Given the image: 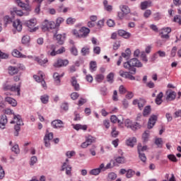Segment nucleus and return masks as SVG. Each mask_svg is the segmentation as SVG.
I'll return each instance as SVG.
<instances>
[{"label": "nucleus", "instance_id": "f257e3e1", "mask_svg": "<svg viewBox=\"0 0 181 181\" xmlns=\"http://www.w3.org/2000/svg\"><path fill=\"white\" fill-rule=\"evenodd\" d=\"M144 65L136 58L131 59L129 61L124 62L123 66L124 69L129 70L131 74H136V68L142 67Z\"/></svg>", "mask_w": 181, "mask_h": 181}, {"label": "nucleus", "instance_id": "f03ea898", "mask_svg": "<svg viewBox=\"0 0 181 181\" xmlns=\"http://www.w3.org/2000/svg\"><path fill=\"white\" fill-rule=\"evenodd\" d=\"M57 46L55 45H51L47 47V54L51 56L52 57L57 56V54H62L66 52V48L62 47L58 50H57Z\"/></svg>", "mask_w": 181, "mask_h": 181}, {"label": "nucleus", "instance_id": "7ed1b4c3", "mask_svg": "<svg viewBox=\"0 0 181 181\" xmlns=\"http://www.w3.org/2000/svg\"><path fill=\"white\" fill-rule=\"evenodd\" d=\"M41 29L43 32H50V30L56 31V23L54 21L45 20L42 23ZM55 33H57L55 32Z\"/></svg>", "mask_w": 181, "mask_h": 181}, {"label": "nucleus", "instance_id": "20e7f679", "mask_svg": "<svg viewBox=\"0 0 181 181\" xmlns=\"http://www.w3.org/2000/svg\"><path fill=\"white\" fill-rule=\"evenodd\" d=\"M16 4H17L20 8H22L23 11H26L27 12L32 11L30 5L29 4V0H25V3L22 2L21 0H16Z\"/></svg>", "mask_w": 181, "mask_h": 181}, {"label": "nucleus", "instance_id": "39448f33", "mask_svg": "<svg viewBox=\"0 0 181 181\" xmlns=\"http://www.w3.org/2000/svg\"><path fill=\"white\" fill-rule=\"evenodd\" d=\"M71 165H69V160L68 158L66 159V162L63 163L62 167V170H66V175L68 176H71Z\"/></svg>", "mask_w": 181, "mask_h": 181}, {"label": "nucleus", "instance_id": "423d86ee", "mask_svg": "<svg viewBox=\"0 0 181 181\" xmlns=\"http://www.w3.org/2000/svg\"><path fill=\"white\" fill-rule=\"evenodd\" d=\"M36 23L37 21L35 18L30 19L25 22L26 26L30 29V32H36V28H35V26H36Z\"/></svg>", "mask_w": 181, "mask_h": 181}, {"label": "nucleus", "instance_id": "0eeeda50", "mask_svg": "<svg viewBox=\"0 0 181 181\" xmlns=\"http://www.w3.org/2000/svg\"><path fill=\"white\" fill-rule=\"evenodd\" d=\"M52 139H53V133L47 132L44 137V142L46 148H50V141H52Z\"/></svg>", "mask_w": 181, "mask_h": 181}, {"label": "nucleus", "instance_id": "6e6552de", "mask_svg": "<svg viewBox=\"0 0 181 181\" xmlns=\"http://www.w3.org/2000/svg\"><path fill=\"white\" fill-rule=\"evenodd\" d=\"M51 125L55 129H60V128H64V122L61 119H55L51 122Z\"/></svg>", "mask_w": 181, "mask_h": 181}, {"label": "nucleus", "instance_id": "1a4fd4ad", "mask_svg": "<svg viewBox=\"0 0 181 181\" xmlns=\"http://www.w3.org/2000/svg\"><path fill=\"white\" fill-rule=\"evenodd\" d=\"M15 119H18L16 125L14 127V129L16 132L14 133L15 136H18L19 135V131H21V125H22V117L18 116L15 117Z\"/></svg>", "mask_w": 181, "mask_h": 181}, {"label": "nucleus", "instance_id": "9d476101", "mask_svg": "<svg viewBox=\"0 0 181 181\" xmlns=\"http://www.w3.org/2000/svg\"><path fill=\"white\" fill-rule=\"evenodd\" d=\"M132 104L133 105H138L139 107V109L140 110H142L144 107H145V105L146 104V101H145V100L144 99H134L133 101H132Z\"/></svg>", "mask_w": 181, "mask_h": 181}, {"label": "nucleus", "instance_id": "9b49d317", "mask_svg": "<svg viewBox=\"0 0 181 181\" xmlns=\"http://www.w3.org/2000/svg\"><path fill=\"white\" fill-rule=\"evenodd\" d=\"M172 32V29L170 28H165L161 29V32L160 33L161 39H169V33Z\"/></svg>", "mask_w": 181, "mask_h": 181}, {"label": "nucleus", "instance_id": "f8f14e48", "mask_svg": "<svg viewBox=\"0 0 181 181\" xmlns=\"http://www.w3.org/2000/svg\"><path fill=\"white\" fill-rule=\"evenodd\" d=\"M110 121L113 124H117H117L119 125H122V124H124V118L122 115L119 116L118 117H117L115 115H112L110 117Z\"/></svg>", "mask_w": 181, "mask_h": 181}, {"label": "nucleus", "instance_id": "ddd939ff", "mask_svg": "<svg viewBox=\"0 0 181 181\" xmlns=\"http://www.w3.org/2000/svg\"><path fill=\"white\" fill-rule=\"evenodd\" d=\"M69 64V60L67 59H58L54 64V67H64Z\"/></svg>", "mask_w": 181, "mask_h": 181}, {"label": "nucleus", "instance_id": "4468645a", "mask_svg": "<svg viewBox=\"0 0 181 181\" xmlns=\"http://www.w3.org/2000/svg\"><path fill=\"white\" fill-rule=\"evenodd\" d=\"M158 119V116L156 115H151L149 118L148 122V129H152L153 127L155 126V124H156V121Z\"/></svg>", "mask_w": 181, "mask_h": 181}, {"label": "nucleus", "instance_id": "2eb2a0df", "mask_svg": "<svg viewBox=\"0 0 181 181\" xmlns=\"http://www.w3.org/2000/svg\"><path fill=\"white\" fill-rule=\"evenodd\" d=\"M103 169H104V163H101L99 168L91 170L90 171V175H92L93 176H98V175H100V173H101Z\"/></svg>", "mask_w": 181, "mask_h": 181}, {"label": "nucleus", "instance_id": "dca6fc26", "mask_svg": "<svg viewBox=\"0 0 181 181\" xmlns=\"http://www.w3.org/2000/svg\"><path fill=\"white\" fill-rule=\"evenodd\" d=\"M71 83L75 91H80V84L77 82V78L72 76L71 78Z\"/></svg>", "mask_w": 181, "mask_h": 181}, {"label": "nucleus", "instance_id": "f3484780", "mask_svg": "<svg viewBox=\"0 0 181 181\" xmlns=\"http://www.w3.org/2000/svg\"><path fill=\"white\" fill-rule=\"evenodd\" d=\"M79 33H81V37L84 39V38L87 37V36H88V35H90V30L88 28L82 27L79 30Z\"/></svg>", "mask_w": 181, "mask_h": 181}, {"label": "nucleus", "instance_id": "a211bd4d", "mask_svg": "<svg viewBox=\"0 0 181 181\" xmlns=\"http://www.w3.org/2000/svg\"><path fill=\"white\" fill-rule=\"evenodd\" d=\"M166 94V100H168V101H173V100H176V92L173 90H168L167 91Z\"/></svg>", "mask_w": 181, "mask_h": 181}, {"label": "nucleus", "instance_id": "6ab92c4d", "mask_svg": "<svg viewBox=\"0 0 181 181\" xmlns=\"http://www.w3.org/2000/svg\"><path fill=\"white\" fill-rule=\"evenodd\" d=\"M8 124V117L5 115H1L0 119V128L1 129H5V127Z\"/></svg>", "mask_w": 181, "mask_h": 181}, {"label": "nucleus", "instance_id": "aec40b11", "mask_svg": "<svg viewBox=\"0 0 181 181\" xmlns=\"http://www.w3.org/2000/svg\"><path fill=\"white\" fill-rule=\"evenodd\" d=\"M13 26L18 32H21L22 30V22H21V20L19 19L13 21Z\"/></svg>", "mask_w": 181, "mask_h": 181}, {"label": "nucleus", "instance_id": "412c9836", "mask_svg": "<svg viewBox=\"0 0 181 181\" xmlns=\"http://www.w3.org/2000/svg\"><path fill=\"white\" fill-rule=\"evenodd\" d=\"M152 6V1H145L141 3L140 8L141 11H145L147 8H151Z\"/></svg>", "mask_w": 181, "mask_h": 181}, {"label": "nucleus", "instance_id": "4be33fe9", "mask_svg": "<svg viewBox=\"0 0 181 181\" xmlns=\"http://www.w3.org/2000/svg\"><path fill=\"white\" fill-rule=\"evenodd\" d=\"M11 15H12V16H15V15L17 16H23V11H22V10H18L16 7H14L11 11Z\"/></svg>", "mask_w": 181, "mask_h": 181}, {"label": "nucleus", "instance_id": "5701e85b", "mask_svg": "<svg viewBox=\"0 0 181 181\" xmlns=\"http://www.w3.org/2000/svg\"><path fill=\"white\" fill-rule=\"evenodd\" d=\"M118 35H119V36H122L124 39H129V37H131V33H129L124 30H119Z\"/></svg>", "mask_w": 181, "mask_h": 181}, {"label": "nucleus", "instance_id": "b1692460", "mask_svg": "<svg viewBox=\"0 0 181 181\" xmlns=\"http://www.w3.org/2000/svg\"><path fill=\"white\" fill-rule=\"evenodd\" d=\"M8 70L10 76H15V74H18V73H19V69L15 66H8Z\"/></svg>", "mask_w": 181, "mask_h": 181}, {"label": "nucleus", "instance_id": "393cba45", "mask_svg": "<svg viewBox=\"0 0 181 181\" xmlns=\"http://www.w3.org/2000/svg\"><path fill=\"white\" fill-rule=\"evenodd\" d=\"M6 103H8L10 104V105H12V107H16L18 105V103L16 102V100L11 98V97H6L5 98Z\"/></svg>", "mask_w": 181, "mask_h": 181}, {"label": "nucleus", "instance_id": "a878e982", "mask_svg": "<svg viewBox=\"0 0 181 181\" xmlns=\"http://www.w3.org/2000/svg\"><path fill=\"white\" fill-rule=\"evenodd\" d=\"M74 129H76V131H80V129H82V131H87V125L86 124H74Z\"/></svg>", "mask_w": 181, "mask_h": 181}, {"label": "nucleus", "instance_id": "bb28decb", "mask_svg": "<svg viewBox=\"0 0 181 181\" xmlns=\"http://www.w3.org/2000/svg\"><path fill=\"white\" fill-rule=\"evenodd\" d=\"M54 37H56V40L59 45H63L64 43V37H63L62 34H54Z\"/></svg>", "mask_w": 181, "mask_h": 181}, {"label": "nucleus", "instance_id": "cd10ccee", "mask_svg": "<svg viewBox=\"0 0 181 181\" xmlns=\"http://www.w3.org/2000/svg\"><path fill=\"white\" fill-rule=\"evenodd\" d=\"M126 144L128 146H131V148H134L135 144H136V138L132 137L127 140Z\"/></svg>", "mask_w": 181, "mask_h": 181}, {"label": "nucleus", "instance_id": "c85d7f7f", "mask_svg": "<svg viewBox=\"0 0 181 181\" xmlns=\"http://www.w3.org/2000/svg\"><path fill=\"white\" fill-rule=\"evenodd\" d=\"M63 22H64V19L62 17H59L57 21H56V23H55V32L57 33V30H59V27L60 26V25H62V23H63Z\"/></svg>", "mask_w": 181, "mask_h": 181}, {"label": "nucleus", "instance_id": "c756f323", "mask_svg": "<svg viewBox=\"0 0 181 181\" xmlns=\"http://www.w3.org/2000/svg\"><path fill=\"white\" fill-rule=\"evenodd\" d=\"M155 145H156L157 148H163V139L162 138H156L154 141Z\"/></svg>", "mask_w": 181, "mask_h": 181}, {"label": "nucleus", "instance_id": "7c9ffc66", "mask_svg": "<svg viewBox=\"0 0 181 181\" xmlns=\"http://www.w3.org/2000/svg\"><path fill=\"white\" fill-rule=\"evenodd\" d=\"M10 91H13L14 93H17V95H21V85L16 86H11Z\"/></svg>", "mask_w": 181, "mask_h": 181}, {"label": "nucleus", "instance_id": "2f4dec72", "mask_svg": "<svg viewBox=\"0 0 181 181\" xmlns=\"http://www.w3.org/2000/svg\"><path fill=\"white\" fill-rule=\"evenodd\" d=\"M35 62H37V63H38V64H40V66H45V64H46V63H47L49 62L47 58L42 59L39 57H35Z\"/></svg>", "mask_w": 181, "mask_h": 181}, {"label": "nucleus", "instance_id": "473e14b6", "mask_svg": "<svg viewBox=\"0 0 181 181\" xmlns=\"http://www.w3.org/2000/svg\"><path fill=\"white\" fill-rule=\"evenodd\" d=\"M120 9L125 15H128V13H131V9H129V7L127 5L120 6Z\"/></svg>", "mask_w": 181, "mask_h": 181}, {"label": "nucleus", "instance_id": "72a5a7b5", "mask_svg": "<svg viewBox=\"0 0 181 181\" xmlns=\"http://www.w3.org/2000/svg\"><path fill=\"white\" fill-rule=\"evenodd\" d=\"M162 98H163V93L160 92L156 97V103L158 105H160V104H162L163 103V100H162Z\"/></svg>", "mask_w": 181, "mask_h": 181}, {"label": "nucleus", "instance_id": "f704fd0d", "mask_svg": "<svg viewBox=\"0 0 181 181\" xmlns=\"http://www.w3.org/2000/svg\"><path fill=\"white\" fill-rule=\"evenodd\" d=\"M60 77H63V74L59 76L58 73H54L53 75V78L54 79V81H55L57 86L60 85Z\"/></svg>", "mask_w": 181, "mask_h": 181}, {"label": "nucleus", "instance_id": "c9c22d12", "mask_svg": "<svg viewBox=\"0 0 181 181\" xmlns=\"http://www.w3.org/2000/svg\"><path fill=\"white\" fill-rule=\"evenodd\" d=\"M89 69L91 71V73H93V71H95L97 70V62L92 61L90 62Z\"/></svg>", "mask_w": 181, "mask_h": 181}, {"label": "nucleus", "instance_id": "e433bc0d", "mask_svg": "<svg viewBox=\"0 0 181 181\" xmlns=\"http://www.w3.org/2000/svg\"><path fill=\"white\" fill-rule=\"evenodd\" d=\"M86 141L89 144L91 145L93 142H95V137L93 136H88L86 137Z\"/></svg>", "mask_w": 181, "mask_h": 181}, {"label": "nucleus", "instance_id": "4c0bfd02", "mask_svg": "<svg viewBox=\"0 0 181 181\" xmlns=\"http://www.w3.org/2000/svg\"><path fill=\"white\" fill-rule=\"evenodd\" d=\"M130 56H131V49H129V48H127L125 50V52L122 53V57H124V59H129Z\"/></svg>", "mask_w": 181, "mask_h": 181}, {"label": "nucleus", "instance_id": "58836bf2", "mask_svg": "<svg viewBox=\"0 0 181 181\" xmlns=\"http://www.w3.org/2000/svg\"><path fill=\"white\" fill-rule=\"evenodd\" d=\"M103 5L105 6V11H107V12H111V11H112V6L108 5V1L105 0L103 1Z\"/></svg>", "mask_w": 181, "mask_h": 181}, {"label": "nucleus", "instance_id": "ea45409f", "mask_svg": "<svg viewBox=\"0 0 181 181\" xmlns=\"http://www.w3.org/2000/svg\"><path fill=\"white\" fill-rule=\"evenodd\" d=\"M114 73L110 72L106 77L107 78V83H110V84H112V83H114Z\"/></svg>", "mask_w": 181, "mask_h": 181}, {"label": "nucleus", "instance_id": "a19ab883", "mask_svg": "<svg viewBox=\"0 0 181 181\" xmlns=\"http://www.w3.org/2000/svg\"><path fill=\"white\" fill-rule=\"evenodd\" d=\"M81 53L82 54V56H87V54H90V48L88 47H83Z\"/></svg>", "mask_w": 181, "mask_h": 181}, {"label": "nucleus", "instance_id": "79ce46f5", "mask_svg": "<svg viewBox=\"0 0 181 181\" xmlns=\"http://www.w3.org/2000/svg\"><path fill=\"white\" fill-rule=\"evenodd\" d=\"M119 134V132L117 131V127H112L111 135L112 138H117Z\"/></svg>", "mask_w": 181, "mask_h": 181}, {"label": "nucleus", "instance_id": "37998d69", "mask_svg": "<svg viewBox=\"0 0 181 181\" xmlns=\"http://www.w3.org/2000/svg\"><path fill=\"white\" fill-rule=\"evenodd\" d=\"M12 55L14 57H25V55L22 54V53H21L18 49H14L12 52Z\"/></svg>", "mask_w": 181, "mask_h": 181}, {"label": "nucleus", "instance_id": "c03bdc74", "mask_svg": "<svg viewBox=\"0 0 181 181\" xmlns=\"http://www.w3.org/2000/svg\"><path fill=\"white\" fill-rule=\"evenodd\" d=\"M137 149H138L139 153H141L146 151V149H148V147L146 146H142L141 144H139L138 146H137Z\"/></svg>", "mask_w": 181, "mask_h": 181}, {"label": "nucleus", "instance_id": "a18cd8bd", "mask_svg": "<svg viewBox=\"0 0 181 181\" xmlns=\"http://www.w3.org/2000/svg\"><path fill=\"white\" fill-rule=\"evenodd\" d=\"M12 152H14L16 155L19 154L21 153V150L19 149V146L18 144H15L11 148Z\"/></svg>", "mask_w": 181, "mask_h": 181}, {"label": "nucleus", "instance_id": "49530a36", "mask_svg": "<svg viewBox=\"0 0 181 181\" xmlns=\"http://www.w3.org/2000/svg\"><path fill=\"white\" fill-rule=\"evenodd\" d=\"M40 100L42 103V104H47L49 103V95H44L40 97Z\"/></svg>", "mask_w": 181, "mask_h": 181}, {"label": "nucleus", "instance_id": "de8ad7c7", "mask_svg": "<svg viewBox=\"0 0 181 181\" xmlns=\"http://www.w3.org/2000/svg\"><path fill=\"white\" fill-rule=\"evenodd\" d=\"M21 42L23 45H27V43H29V42H30V37H29V35H24L22 38Z\"/></svg>", "mask_w": 181, "mask_h": 181}, {"label": "nucleus", "instance_id": "09e8293b", "mask_svg": "<svg viewBox=\"0 0 181 181\" xmlns=\"http://www.w3.org/2000/svg\"><path fill=\"white\" fill-rule=\"evenodd\" d=\"M149 114H151V106H146L144 110L143 115L144 117H146V115H149Z\"/></svg>", "mask_w": 181, "mask_h": 181}, {"label": "nucleus", "instance_id": "8fccbe9b", "mask_svg": "<svg viewBox=\"0 0 181 181\" xmlns=\"http://www.w3.org/2000/svg\"><path fill=\"white\" fill-rule=\"evenodd\" d=\"M117 179V174L115 173H110L108 174L107 180H115Z\"/></svg>", "mask_w": 181, "mask_h": 181}, {"label": "nucleus", "instance_id": "3c124183", "mask_svg": "<svg viewBox=\"0 0 181 181\" xmlns=\"http://www.w3.org/2000/svg\"><path fill=\"white\" fill-rule=\"evenodd\" d=\"M119 74L121 77H124V78H128V76L129 75V72H125L122 70L119 71Z\"/></svg>", "mask_w": 181, "mask_h": 181}, {"label": "nucleus", "instance_id": "603ef678", "mask_svg": "<svg viewBox=\"0 0 181 181\" xmlns=\"http://www.w3.org/2000/svg\"><path fill=\"white\" fill-rule=\"evenodd\" d=\"M134 92L127 91L125 98H127V100H132V98H134Z\"/></svg>", "mask_w": 181, "mask_h": 181}, {"label": "nucleus", "instance_id": "864d4df0", "mask_svg": "<svg viewBox=\"0 0 181 181\" xmlns=\"http://www.w3.org/2000/svg\"><path fill=\"white\" fill-rule=\"evenodd\" d=\"M95 80L97 83H103V80H104V76L103 74H98L95 76Z\"/></svg>", "mask_w": 181, "mask_h": 181}, {"label": "nucleus", "instance_id": "5fc2aeb1", "mask_svg": "<svg viewBox=\"0 0 181 181\" xmlns=\"http://www.w3.org/2000/svg\"><path fill=\"white\" fill-rule=\"evenodd\" d=\"M152 15V11H151L150 9L146 10L144 13V17L146 19H148V18H149V16H151Z\"/></svg>", "mask_w": 181, "mask_h": 181}, {"label": "nucleus", "instance_id": "6e6d98bb", "mask_svg": "<svg viewBox=\"0 0 181 181\" xmlns=\"http://www.w3.org/2000/svg\"><path fill=\"white\" fill-rule=\"evenodd\" d=\"M134 175H135V172H134L132 170H129L127 172L126 177H127V179H131V177H132Z\"/></svg>", "mask_w": 181, "mask_h": 181}, {"label": "nucleus", "instance_id": "4d7b16f0", "mask_svg": "<svg viewBox=\"0 0 181 181\" xmlns=\"http://www.w3.org/2000/svg\"><path fill=\"white\" fill-rule=\"evenodd\" d=\"M117 163H125V158L124 156H119L116 158Z\"/></svg>", "mask_w": 181, "mask_h": 181}, {"label": "nucleus", "instance_id": "13d9d810", "mask_svg": "<svg viewBox=\"0 0 181 181\" xmlns=\"http://www.w3.org/2000/svg\"><path fill=\"white\" fill-rule=\"evenodd\" d=\"M128 91L127 90V88L125 87H124V86H120L119 87V94H125L126 93H127Z\"/></svg>", "mask_w": 181, "mask_h": 181}, {"label": "nucleus", "instance_id": "bf43d9fd", "mask_svg": "<svg viewBox=\"0 0 181 181\" xmlns=\"http://www.w3.org/2000/svg\"><path fill=\"white\" fill-rule=\"evenodd\" d=\"M80 31L77 30H72V33L74 35V36H76V37H78L79 39H81V33H80Z\"/></svg>", "mask_w": 181, "mask_h": 181}, {"label": "nucleus", "instance_id": "052dcab7", "mask_svg": "<svg viewBox=\"0 0 181 181\" xmlns=\"http://www.w3.org/2000/svg\"><path fill=\"white\" fill-rule=\"evenodd\" d=\"M76 23V18H73L71 17L66 19L67 25H74Z\"/></svg>", "mask_w": 181, "mask_h": 181}, {"label": "nucleus", "instance_id": "680f3d73", "mask_svg": "<svg viewBox=\"0 0 181 181\" xmlns=\"http://www.w3.org/2000/svg\"><path fill=\"white\" fill-rule=\"evenodd\" d=\"M4 23H6V25L8 23H11L12 22V18H11L9 16H6L4 17Z\"/></svg>", "mask_w": 181, "mask_h": 181}, {"label": "nucleus", "instance_id": "e2e57ef3", "mask_svg": "<svg viewBox=\"0 0 181 181\" xmlns=\"http://www.w3.org/2000/svg\"><path fill=\"white\" fill-rule=\"evenodd\" d=\"M76 155V151H67L66 153V156L67 158H69V159L72 157Z\"/></svg>", "mask_w": 181, "mask_h": 181}, {"label": "nucleus", "instance_id": "0e129e2a", "mask_svg": "<svg viewBox=\"0 0 181 181\" xmlns=\"http://www.w3.org/2000/svg\"><path fill=\"white\" fill-rule=\"evenodd\" d=\"M132 121H131L130 119H127L125 122H124V125L125 127H127V128H132Z\"/></svg>", "mask_w": 181, "mask_h": 181}, {"label": "nucleus", "instance_id": "69168bd1", "mask_svg": "<svg viewBox=\"0 0 181 181\" xmlns=\"http://www.w3.org/2000/svg\"><path fill=\"white\" fill-rule=\"evenodd\" d=\"M141 128V124H139L138 122H134L132 125V129L135 130V129H139Z\"/></svg>", "mask_w": 181, "mask_h": 181}, {"label": "nucleus", "instance_id": "338daca9", "mask_svg": "<svg viewBox=\"0 0 181 181\" xmlns=\"http://www.w3.org/2000/svg\"><path fill=\"white\" fill-rule=\"evenodd\" d=\"M139 156L142 162H146V156H145V153H139Z\"/></svg>", "mask_w": 181, "mask_h": 181}, {"label": "nucleus", "instance_id": "774afa93", "mask_svg": "<svg viewBox=\"0 0 181 181\" xmlns=\"http://www.w3.org/2000/svg\"><path fill=\"white\" fill-rule=\"evenodd\" d=\"M174 22H177V23H179L180 25H181V16H175L174 17Z\"/></svg>", "mask_w": 181, "mask_h": 181}]
</instances>
